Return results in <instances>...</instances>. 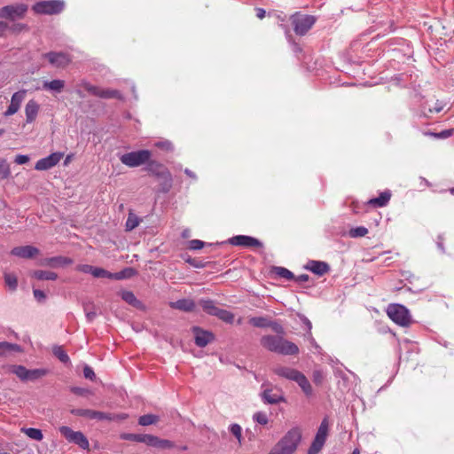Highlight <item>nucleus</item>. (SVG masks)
<instances>
[{
    "instance_id": "393cba45",
    "label": "nucleus",
    "mask_w": 454,
    "mask_h": 454,
    "mask_svg": "<svg viewBox=\"0 0 454 454\" xmlns=\"http://www.w3.org/2000/svg\"><path fill=\"white\" fill-rule=\"evenodd\" d=\"M21 351L22 349L18 344L10 343L7 341L0 342V356H8L12 353Z\"/></svg>"
},
{
    "instance_id": "79ce46f5",
    "label": "nucleus",
    "mask_w": 454,
    "mask_h": 454,
    "mask_svg": "<svg viewBox=\"0 0 454 454\" xmlns=\"http://www.w3.org/2000/svg\"><path fill=\"white\" fill-rule=\"evenodd\" d=\"M175 444L173 442L167 440V439H160L157 437L155 448L160 449V450H167V449H172L174 448Z\"/></svg>"
},
{
    "instance_id": "4c0bfd02",
    "label": "nucleus",
    "mask_w": 454,
    "mask_h": 454,
    "mask_svg": "<svg viewBox=\"0 0 454 454\" xmlns=\"http://www.w3.org/2000/svg\"><path fill=\"white\" fill-rule=\"evenodd\" d=\"M273 272L277 274L278 277L286 278V279H293L294 274L289 270L284 268V267H275L273 269Z\"/></svg>"
},
{
    "instance_id": "a878e982",
    "label": "nucleus",
    "mask_w": 454,
    "mask_h": 454,
    "mask_svg": "<svg viewBox=\"0 0 454 454\" xmlns=\"http://www.w3.org/2000/svg\"><path fill=\"white\" fill-rule=\"evenodd\" d=\"M96 97L101 98H117L122 99L121 93L117 90L113 89H101L98 87Z\"/></svg>"
},
{
    "instance_id": "412c9836",
    "label": "nucleus",
    "mask_w": 454,
    "mask_h": 454,
    "mask_svg": "<svg viewBox=\"0 0 454 454\" xmlns=\"http://www.w3.org/2000/svg\"><path fill=\"white\" fill-rule=\"evenodd\" d=\"M280 336L276 335H265L263 336L260 342L261 345L268 349L269 351L275 352L277 349L278 344H279Z\"/></svg>"
},
{
    "instance_id": "20e7f679",
    "label": "nucleus",
    "mask_w": 454,
    "mask_h": 454,
    "mask_svg": "<svg viewBox=\"0 0 454 454\" xmlns=\"http://www.w3.org/2000/svg\"><path fill=\"white\" fill-rule=\"evenodd\" d=\"M64 7L65 3L62 0H48L35 3L32 10L36 14L55 15L60 13Z\"/></svg>"
},
{
    "instance_id": "774afa93",
    "label": "nucleus",
    "mask_w": 454,
    "mask_h": 454,
    "mask_svg": "<svg viewBox=\"0 0 454 454\" xmlns=\"http://www.w3.org/2000/svg\"><path fill=\"white\" fill-rule=\"evenodd\" d=\"M256 17L262 20L265 17L266 12L262 8H255Z\"/></svg>"
},
{
    "instance_id": "052dcab7",
    "label": "nucleus",
    "mask_w": 454,
    "mask_h": 454,
    "mask_svg": "<svg viewBox=\"0 0 454 454\" xmlns=\"http://www.w3.org/2000/svg\"><path fill=\"white\" fill-rule=\"evenodd\" d=\"M83 375L86 379H89L91 380H93L96 377L93 370L88 365H86L83 369Z\"/></svg>"
},
{
    "instance_id": "a19ab883",
    "label": "nucleus",
    "mask_w": 454,
    "mask_h": 454,
    "mask_svg": "<svg viewBox=\"0 0 454 454\" xmlns=\"http://www.w3.org/2000/svg\"><path fill=\"white\" fill-rule=\"evenodd\" d=\"M52 352L62 363L69 362V357L61 347H54Z\"/></svg>"
},
{
    "instance_id": "4be33fe9",
    "label": "nucleus",
    "mask_w": 454,
    "mask_h": 454,
    "mask_svg": "<svg viewBox=\"0 0 454 454\" xmlns=\"http://www.w3.org/2000/svg\"><path fill=\"white\" fill-rule=\"evenodd\" d=\"M172 309L183 310V311H192L195 308V303L191 299H182L176 301H172L169 303Z\"/></svg>"
},
{
    "instance_id": "c756f323",
    "label": "nucleus",
    "mask_w": 454,
    "mask_h": 454,
    "mask_svg": "<svg viewBox=\"0 0 454 454\" xmlns=\"http://www.w3.org/2000/svg\"><path fill=\"white\" fill-rule=\"evenodd\" d=\"M64 87H65V81L59 80V79L52 80L51 82H45L43 83V89L57 91V92L62 91Z\"/></svg>"
},
{
    "instance_id": "69168bd1",
    "label": "nucleus",
    "mask_w": 454,
    "mask_h": 454,
    "mask_svg": "<svg viewBox=\"0 0 454 454\" xmlns=\"http://www.w3.org/2000/svg\"><path fill=\"white\" fill-rule=\"evenodd\" d=\"M155 145L159 148H161L165 151H169L172 149V145L171 143L166 141V142H158L155 144Z\"/></svg>"
},
{
    "instance_id": "a211bd4d",
    "label": "nucleus",
    "mask_w": 454,
    "mask_h": 454,
    "mask_svg": "<svg viewBox=\"0 0 454 454\" xmlns=\"http://www.w3.org/2000/svg\"><path fill=\"white\" fill-rule=\"evenodd\" d=\"M39 112V105L34 99L29 100L25 106L26 122L32 123L35 121Z\"/></svg>"
},
{
    "instance_id": "f03ea898",
    "label": "nucleus",
    "mask_w": 454,
    "mask_h": 454,
    "mask_svg": "<svg viewBox=\"0 0 454 454\" xmlns=\"http://www.w3.org/2000/svg\"><path fill=\"white\" fill-rule=\"evenodd\" d=\"M146 165V170L153 176L162 180L161 190L167 192L172 186V176L168 169L161 163L156 160H148Z\"/></svg>"
},
{
    "instance_id": "4d7b16f0",
    "label": "nucleus",
    "mask_w": 454,
    "mask_h": 454,
    "mask_svg": "<svg viewBox=\"0 0 454 454\" xmlns=\"http://www.w3.org/2000/svg\"><path fill=\"white\" fill-rule=\"evenodd\" d=\"M189 247L192 250H198L204 247V242L200 239H192L189 242Z\"/></svg>"
},
{
    "instance_id": "aec40b11",
    "label": "nucleus",
    "mask_w": 454,
    "mask_h": 454,
    "mask_svg": "<svg viewBox=\"0 0 454 454\" xmlns=\"http://www.w3.org/2000/svg\"><path fill=\"white\" fill-rule=\"evenodd\" d=\"M261 395L263 402L270 404H276L285 401V398L281 394L273 392L271 388L264 389Z\"/></svg>"
},
{
    "instance_id": "e2e57ef3",
    "label": "nucleus",
    "mask_w": 454,
    "mask_h": 454,
    "mask_svg": "<svg viewBox=\"0 0 454 454\" xmlns=\"http://www.w3.org/2000/svg\"><path fill=\"white\" fill-rule=\"evenodd\" d=\"M29 160V158L27 155L19 154L15 157L14 162L22 165L26 164Z\"/></svg>"
},
{
    "instance_id": "0eeeda50",
    "label": "nucleus",
    "mask_w": 454,
    "mask_h": 454,
    "mask_svg": "<svg viewBox=\"0 0 454 454\" xmlns=\"http://www.w3.org/2000/svg\"><path fill=\"white\" fill-rule=\"evenodd\" d=\"M27 5L25 4H16L5 5L0 9V19L15 21L23 19L27 12Z\"/></svg>"
},
{
    "instance_id": "5fc2aeb1",
    "label": "nucleus",
    "mask_w": 454,
    "mask_h": 454,
    "mask_svg": "<svg viewBox=\"0 0 454 454\" xmlns=\"http://www.w3.org/2000/svg\"><path fill=\"white\" fill-rule=\"evenodd\" d=\"M250 324L256 327H264L267 326L266 319L264 317H252L249 320Z\"/></svg>"
},
{
    "instance_id": "6e6552de",
    "label": "nucleus",
    "mask_w": 454,
    "mask_h": 454,
    "mask_svg": "<svg viewBox=\"0 0 454 454\" xmlns=\"http://www.w3.org/2000/svg\"><path fill=\"white\" fill-rule=\"evenodd\" d=\"M328 430H329V423L327 419H324L317 429V434L314 438V441L312 442L309 450L308 454H317L321 449L323 448L327 435H328Z\"/></svg>"
},
{
    "instance_id": "5701e85b",
    "label": "nucleus",
    "mask_w": 454,
    "mask_h": 454,
    "mask_svg": "<svg viewBox=\"0 0 454 454\" xmlns=\"http://www.w3.org/2000/svg\"><path fill=\"white\" fill-rule=\"evenodd\" d=\"M307 269H309L313 273L322 276L329 270V265L324 262L318 261H310L308 263Z\"/></svg>"
},
{
    "instance_id": "f3484780",
    "label": "nucleus",
    "mask_w": 454,
    "mask_h": 454,
    "mask_svg": "<svg viewBox=\"0 0 454 454\" xmlns=\"http://www.w3.org/2000/svg\"><path fill=\"white\" fill-rule=\"evenodd\" d=\"M12 255L20 258H32L39 254V250L33 246L16 247L12 249Z\"/></svg>"
},
{
    "instance_id": "9d476101",
    "label": "nucleus",
    "mask_w": 454,
    "mask_h": 454,
    "mask_svg": "<svg viewBox=\"0 0 454 454\" xmlns=\"http://www.w3.org/2000/svg\"><path fill=\"white\" fill-rule=\"evenodd\" d=\"M63 156L62 153H52L49 156L37 160L35 168L39 171L48 170L56 166Z\"/></svg>"
},
{
    "instance_id": "423d86ee",
    "label": "nucleus",
    "mask_w": 454,
    "mask_h": 454,
    "mask_svg": "<svg viewBox=\"0 0 454 454\" xmlns=\"http://www.w3.org/2000/svg\"><path fill=\"white\" fill-rule=\"evenodd\" d=\"M387 314L395 323L401 326H407L411 322L409 310L400 304L388 305Z\"/></svg>"
},
{
    "instance_id": "864d4df0",
    "label": "nucleus",
    "mask_w": 454,
    "mask_h": 454,
    "mask_svg": "<svg viewBox=\"0 0 454 454\" xmlns=\"http://www.w3.org/2000/svg\"><path fill=\"white\" fill-rule=\"evenodd\" d=\"M44 371L43 370H27V380H34L44 375Z\"/></svg>"
},
{
    "instance_id": "72a5a7b5",
    "label": "nucleus",
    "mask_w": 454,
    "mask_h": 454,
    "mask_svg": "<svg viewBox=\"0 0 454 454\" xmlns=\"http://www.w3.org/2000/svg\"><path fill=\"white\" fill-rule=\"evenodd\" d=\"M136 274V270L133 268H126L123 270H121L116 273L112 274V278L114 279H124L129 278Z\"/></svg>"
},
{
    "instance_id": "7c9ffc66",
    "label": "nucleus",
    "mask_w": 454,
    "mask_h": 454,
    "mask_svg": "<svg viewBox=\"0 0 454 454\" xmlns=\"http://www.w3.org/2000/svg\"><path fill=\"white\" fill-rule=\"evenodd\" d=\"M199 303L205 312L212 316H215L219 309L212 300H200Z\"/></svg>"
},
{
    "instance_id": "6e6d98bb",
    "label": "nucleus",
    "mask_w": 454,
    "mask_h": 454,
    "mask_svg": "<svg viewBox=\"0 0 454 454\" xmlns=\"http://www.w3.org/2000/svg\"><path fill=\"white\" fill-rule=\"evenodd\" d=\"M35 299L39 302H43L46 299V295L43 291L39 289H34L33 291Z\"/></svg>"
},
{
    "instance_id": "603ef678",
    "label": "nucleus",
    "mask_w": 454,
    "mask_h": 454,
    "mask_svg": "<svg viewBox=\"0 0 454 454\" xmlns=\"http://www.w3.org/2000/svg\"><path fill=\"white\" fill-rule=\"evenodd\" d=\"M388 200H368L365 205L367 207L366 210L371 208L382 207L387 206Z\"/></svg>"
},
{
    "instance_id": "338daca9",
    "label": "nucleus",
    "mask_w": 454,
    "mask_h": 454,
    "mask_svg": "<svg viewBox=\"0 0 454 454\" xmlns=\"http://www.w3.org/2000/svg\"><path fill=\"white\" fill-rule=\"evenodd\" d=\"M71 390L73 393H74L76 395H83L90 393V391L88 389L77 387H72Z\"/></svg>"
},
{
    "instance_id": "b1692460",
    "label": "nucleus",
    "mask_w": 454,
    "mask_h": 454,
    "mask_svg": "<svg viewBox=\"0 0 454 454\" xmlns=\"http://www.w3.org/2000/svg\"><path fill=\"white\" fill-rule=\"evenodd\" d=\"M273 372L275 374L290 380H294L299 372V371L295 369L285 366H277L273 369Z\"/></svg>"
},
{
    "instance_id": "c03bdc74",
    "label": "nucleus",
    "mask_w": 454,
    "mask_h": 454,
    "mask_svg": "<svg viewBox=\"0 0 454 454\" xmlns=\"http://www.w3.org/2000/svg\"><path fill=\"white\" fill-rule=\"evenodd\" d=\"M231 433L237 438L239 444L242 443V428L238 424H232L230 426Z\"/></svg>"
},
{
    "instance_id": "ea45409f",
    "label": "nucleus",
    "mask_w": 454,
    "mask_h": 454,
    "mask_svg": "<svg viewBox=\"0 0 454 454\" xmlns=\"http://www.w3.org/2000/svg\"><path fill=\"white\" fill-rule=\"evenodd\" d=\"M11 174L10 166L7 163L6 160L0 159V178L5 179Z\"/></svg>"
},
{
    "instance_id": "de8ad7c7",
    "label": "nucleus",
    "mask_w": 454,
    "mask_h": 454,
    "mask_svg": "<svg viewBox=\"0 0 454 454\" xmlns=\"http://www.w3.org/2000/svg\"><path fill=\"white\" fill-rule=\"evenodd\" d=\"M367 233L368 230L363 226L353 228L349 231V236L352 238L364 237Z\"/></svg>"
},
{
    "instance_id": "0e129e2a",
    "label": "nucleus",
    "mask_w": 454,
    "mask_h": 454,
    "mask_svg": "<svg viewBox=\"0 0 454 454\" xmlns=\"http://www.w3.org/2000/svg\"><path fill=\"white\" fill-rule=\"evenodd\" d=\"M6 31H9V24L4 20H0V37H4Z\"/></svg>"
},
{
    "instance_id": "13d9d810",
    "label": "nucleus",
    "mask_w": 454,
    "mask_h": 454,
    "mask_svg": "<svg viewBox=\"0 0 454 454\" xmlns=\"http://www.w3.org/2000/svg\"><path fill=\"white\" fill-rule=\"evenodd\" d=\"M76 270L92 275L93 266L89 264H79L76 266Z\"/></svg>"
},
{
    "instance_id": "9b49d317",
    "label": "nucleus",
    "mask_w": 454,
    "mask_h": 454,
    "mask_svg": "<svg viewBox=\"0 0 454 454\" xmlns=\"http://www.w3.org/2000/svg\"><path fill=\"white\" fill-rule=\"evenodd\" d=\"M43 57L56 67L64 68L71 62V58L69 55L64 52L50 51L43 54Z\"/></svg>"
},
{
    "instance_id": "a18cd8bd",
    "label": "nucleus",
    "mask_w": 454,
    "mask_h": 454,
    "mask_svg": "<svg viewBox=\"0 0 454 454\" xmlns=\"http://www.w3.org/2000/svg\"><path fill=\"white\" fill-rule=\"evenodd\" d=\"M253 419L255 422L262 426L267 425L269 422L268 415L263 411L255 412L253 416Z\"/></svg>"
},
{
    "instance_id": "c85d7f7f",
    "label": "nucleus",
    "mask_w": 454,
    "mask_h": 454,
    "mask_svg": "<svg viewBox=\"0 0 454 454\" xmlns=\"http://www.w3.org/2000/svg\"><path fill=\"white\" fill-rule=\"evenodd\" d=\"M31 277L38 280H56L58 275L49 270H35L31 273Z\"/></svg>"
},
{
    "instance_id": "09e8293b",
    "label": "nucleus",
    "mask_w": 454,
    "mask_h": 454,
    "mask_svg": "<svg viewBox=\"0 0 454 454\" xmlns=\"http://www.w3.org/2000/svg\"><path fill=\"white\" fill-rule=\"evenodd\" d=\"M156 439H157V436H155V435L145 434H141L140 442L145 443L146 445L151 446V447H155Z\"/></svg>"
},
{
    "instance_id": "1a4fd4ad",
    "label": "nucleus",
    "mask_w": 454,
    "mask_h": 454,
    "mask_svg": "<svg viewBox=\"0 0 454 454\" xmlns=\"http://www.w3.org/2000/svg\"><path fill=\"white\" fill-rule=\"evenodd\" d=\"M59 432L68 442L77 444L83 450L89 449V441L82 432L74 431L66 426L60 427Z\"/></svg>"
},
{
    "instance_id": "f704fd0d",
    "label": "nucleus",
    "mask_w": 454,
    "mask_h": 454,
    "mask_svg": "<svg viewBox=\"0 0 454 454\" xmlns=\"http://www.w3.org/2000/svg\"><path fill=\"white\" fill-rule=\"evenodd\" d=\"M21 431L24 432L29 438L35 441H41L43 437L42 431L37 428H22Z\"/></svg>"
},
{
    "instance_id": "4468645a",
    "label": "nucleus",
    "mask_w": 454,
    "mask_h": 454,
    "mask_svg": "<svg viewBox=\"0 0 454 454\" xmlns=\"http://www.w3.org/2000/svg\"><path fill=\"white\" fill-rule=\"evenodd\" d=\"M192 331L194 333L195 343L199 347H205L214 340V335L210 332L204 331L199 327H193Z\"/></svg>"
},
{
    "instance_id": "f257e3e1",
    "label": "nucleus",
    "mask_w": 454,
    "mask_h": 454,
    "mask_svg": "<svg viewBox=\"0 0 454 454\" xmlns=\"http://www.w3.org/2000/svg\"><path fill=\"white\" fill-rule=\"evenodd\" d=\"M301 430L293 427L273 446L269 454H294L301 442Z\"/></svg>"
},
{
    "instance_id": "cd10ccee",
    "label": "nucleus",
    "mask_w": 454,
    "mask_h": 454,
    "mask_svg": "<svg viewBox=\"0 0 454 454\" xmlns=\"http://www.w3.org/2000/svg\"><path fill=\"white\" fill-rule=\"evenodd\" d=\"M121 294V297L123 301H125L127 303H129V305L137 308V309H139L142 307V303L140 301H138L135 294L130 292V291H121L120 293Z\"/></svg>"
},
{
    "instance_id": "8fccbe9b",
    "label": "nucleus",
    "mask_w": 454,
    "mask_h": 454,
    "mask_svg": "<svg viewBox=\"0 0 454 454\" xmlns=\"http://www.w3.org/2000/svg\"><path fill=\"white\" fill-rule=\"evenodd\" d=\"M79 87L83 88L85 90H87L89 93H90L93 96H96L98 87L94 86L88 82L87 81H82L79 84Z\"/></svg>"
},
{
    "instance_id": "dca6fc26",
    "label": "nucleus",
    "mask_w": 454,
    "mask_h": 454,
    "mask_svg": "<svg viewBox=\"0 0 454 454\" xmlns=\"http://www.w3.org/2000/svg\"><path fill=\"white\" fill-rule=\"evenodd\" d=\"M25 94H26V90H20V91L15 92L12 95V99H11V104L8 106L7 110L4 112L5 116H11L19 111L20 105L25 98Z\"/></svg>"
},
{
    "instance_id": "c9c22d12",
    "label": "nucleus",
    "mask_w": 454,
    "mask_h": 454,
    "mask_svg": "<svg viewBox=\"0 0 454 454\" xmlns=\"http://www.w3.org/2000/svg\"><path fill=\"white\" fill-rule=\"evenodd\" d=\"M140 223V219L132 212H129L127 222H126V230L132 231L136 227L138 226Z\"/></svg>"
},
{
    "instance_id": "bb28decb",
    "label": "nucleus",
    "mask_w": 454,
    "mask_h": 454,
    "mask_svg": "<svg viewBox=\"0 0 454 454\" xmlns=\"http://www.w3.org/2000/svg\"><path fill=\"white\" fill-rule=\"evenodd\" d=\"M298 385L301 387L302 391L307 395H309L312 393V387L307 378L301 373L298 372L297 376L295 377L294 380Z\"/></svg>"
},
{
    "instance_id": "e433bc0d",
    "label": "nucleus",
    "mask_w": 454,
    "mask_h": 454,
    "mask_svg": "<svg viewBox=\"0 0 454 454\" xmlns=\"http://www.w3.org/2000/svg\"><path fill=\"white\" fill-rule=\"evenodd\" d=\"M5 285L12 291L16 290L18 286V279L14 274L5 273L4 274Z\"/></svg>"
},
{
    "instance_id": "bf43d9fd",
    "label": "nucleus",
    "mask_w": 454,
    "mask_h": 454,
    "mask_svg": "<svg viewBox=\"0 0 454 454\" xmlns=\"http://www.w3.org/2000/svg\"><path fill=\"white\" fill-rule=\"evenodd\" d=\"M84 311L88 321L91 322L97 317V311L95 309L90 310L88 305H84Z\"/></svg>"
},
{
    "instance_id": "2eb2a0df",
    "label": "nucleus",
    "mask_w": 454,
    "mask_h": 454,
    "mask_svg": "<svg viewBox=\"0 0 454 454\" xmlns=\"http://www.w3.org/2000/svg\"><path fill=\"white\" fill-rule=\"evenodd\" d=\"M299 352V348L294 342H291L282 337H280L279 344L277 346L275 353L289 356L296 355Z\"/></svg>"
},
{
    "instance_id": "6ab92c4d",
    "label": "nucleus",
    "mask_w": 454,
    "mask_h": 454,
    "mask_svg": "<svg viewBox=\"0 0 454 454\" xmlns=\"http://www.w3.org/2000/svg\"><path fill=\"white\" fill-rule=\"evenodd\" d=\"M73 263V260L69 257L65 256H55L47 258L43 262V265L50 266L53 268L57 267H64L66 265H70Z\"/></svg>"
},
{
    "instance_id": "39448f33",
    "label": "nucleus",
    "mask_w": 454,
    "mask_h": 454,
    "mask_svg": "<svg viewBox=\"0 0 454 454\" xmlns=\"http://www.w3.org/2000/svg\"><path fill=\"white\" fill-rule=\"evenodd\" d=\"M151 156L152 153L149 150H140L121 155L120 160L129 168H136L146 163Z\"/></svg>"
},
{
    "instance_id": "3c124183",
    "label": "nucleus",
    "mask_w": 454,
    "mask_h": 454,
    "mask_svg": "<svg viewBox=\"0 0 454 454\" xmlns=\"http://www.w3.org/2000/svg\"><path fill=\"white\" fill-rule=\"evenodd\" d=\"M120 438L122 440L140 442L141 434L122 433L120 434Z\"/></svg>"
},
{
    "instance_id": "58836bf2",
    "label": "nucleus",
    "mask_w": 454,
    "mask_h": 454,
    "mask_svg": "<svg viewBox=\"0 0 454 454\" xmlns=\"http://www.w3.org/2000/svg\"><path fill=\"white\" fill-rule=\"evenodd\" d=\"M12 372L16 374L21 380H27V369L22 365H14Z\"/></svg>"
},
{
    "instance_id": "2f4dec72",
    "label": "nucleus",
    "mask_w": 454,
    "mask_h": 454,
    "mask_svg": "<svg viewBox=\"0 0 454 454\" xmlns=\"http://www.w3.org/2000/svg\"><path fill=\"white\" fill-rule=\"evenodd\" d=\"M215 316L228 324H231L235 317L233 313L221 308L217 309Z\"/></svg>"
},
{
    "instance_id": "f8f14e48",
    "label": "nucleus",
    "mask_w": 454,
    "mask_h": 454,
    "mask_svg": "<svg viewBox=\"0 0 454 454\" xmlns=\"http://www.w3.org/2000/svg\"><path fill=\"white\" fill-rule=\"evenodd\" d=\"M71 413L75 416H81L90 419L98 420H112L114 419V417H112L111 413H105L102 411H97L89 409H74L71 411Z\"/></svg>"
},
{
    "instance_id": "680f3d73",
    "label": "nucleus",
    "mask_w": 454,
    "mask_h": 454,
    "mask_svg": "<svg viewBox=\"0 0 454 454\" xmlns=\"http://www.w3.org/2000/svg\"><path fill=\"white\" fill-rule=\"evenodd\" d=\"M452 133H453L452 129H446L440 133H433L432 135L438 138H446V137H449L450 136H451Z\"/></svg>"
},
{
    "instance_id": "37998d69",
    "label": "nucleus",
    "mask_w": 454,
    "mask_h": 454,
    "mask_svg": "<svg viewBox=\"0 0 454 454\" xmlns=\"http://www.w3.org/2000/svg\"><path fill=\"white\" fill-rule=\"evenodd\" d=\"M9 31L17 35L23 31H28V27L23 23H12V25H9Z\"/></svg>"
},
{
    "instance_id": "ddd939ff",
    "label": "nucleus",
    "mask_w": 454,
    "mask_h": 454,
    "mask_svg": "<svg viewBox=\"0 0 454 454\" xmlns=\"http://www.w3.org/2000/svg\"><path fill=\"white\" fill-rule=\"evenodd\" d=\"M229 243L233 246L245 247H260L262 246V243L257 239H254L250 236H245V235L234 236L229 239Z\"/></svg>"
},
{
    "instance_id": "7ed1b4c3",
    "label": "nucleus",
    "mask_w": 454,
    "mask_h": 454,
    "mask_svg": "<svg viewBox=\"0 0 454 454\" xmlns=\"http://www.w3.org/2000/svg\"><path fill=\"white\" fill-rule=\"evenodd\" d=\"M316 20L314 16L301 12H295L290 18L293 29L297 35H306L314 26Z\"/></svg>"
},
{
    "instance_id": "473e14b6",
    "label": "nucleus",
    "mask_w": 454,
    "mask_h": 454,
    "mask_svg": "<svg viewBox=\"0 0 454 454\" xmlns=\"http://www.w3.org/2000/svg\"><path fill=\"white\" fill-rule=\"evenodd\" d=\"M159 421V417L153 414H145L139 418L138 424L141 426H150L156 424Z\"/></svg>"
},
{
    "instance_id": "49530a36",
    "label": "nucleus",
    "mask_w": 454,
    "mask_h": 454,
    "mask_svg": "<svg viewBox=\"0 0 454 454\" xmlns=\"http://www.w3.org/2000/svg\"><path fill=\"white\" fill-rule=\"evenodd\" d=\"M112 274L113 273L106 270L105 269L98 268V267H93L92 276L95 277V278H112Z\"/></svg>"
}]
</instances>
